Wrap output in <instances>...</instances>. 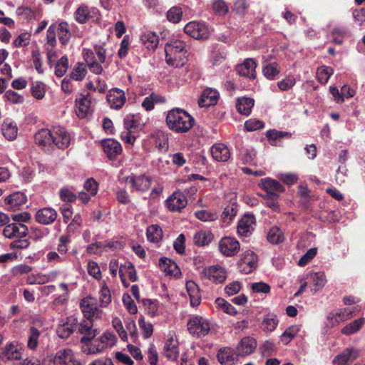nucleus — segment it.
Instances as JSON below:
<instances>
[{"instance_id": "obj_13", "label": "nucleus", "mask_w": 365, "mask_h": 365, "mask_svg": "<svg viewBox=\"0 0 365 365\" xmlns=\"http://www.w3.org/2000/svg\"><path fill=\"white\" fill-rule=\"evenodd\" d=\"M106 99L110 108L119 110L125 103V92L118 88L110 89L106 95Z\"/></svg>"}, {"instance_id": "obj_17", "label": "nucleus", "mask_w": 365, "mask_h": 365, "mask_svg": "<svg viewBox=\"0 0 365 365\" xmlns=\"http://www.w3.org/2000/svg\"><path fill=\"white\" fill-rule=\"evenodd\" d=\"M257 256L254 252L248 250L242 257L239 267L244 273L250 274L257 268Z\"/></svg>"}, {"instance_id": "obj_51", "label": "nucleus", "mask_w": 365, "mask_h": 365, "mask_svg": "<svg viewBox=\"0 0 365 365\" xmlns=\"http://www.w3.org/2000/svg\"><path fill=\"white\" fill-rule=\"evenodd\" d=\"M87 73L86 66L83 63H78L69 74L70 78L75 81H82Z\"/></svg>"}, {"instance_id": "obj_48", "label": "nucleus", "mask_w": 365, "mask_h": 365, "mask_svg": "<svg viewBox=\"0 0 365 365\" xmlns=\"http://www.w3.org/2000/svg\"><path fill=\"white\" fill-rule=\"evenodd\" d=\"M267 240L274 245L283 242L284 235L282 230L276 226L271 227L267 234Z\"/></svg>"}, {"instance_id": "obj_5", "label": "nucleus", "mask_w": 365, "mask_h": 365, "mask_svg": "<svg viewBox=\"0 0 365 365\" xmlns=\"http://www.w3.org/2000/svg\"><path fill=\"white\" fill-rule=\"evenodd\" d=\"M93 324L91 320L84 319L80 322H78L76 330L78 334L83 335L81 339V343L83 344L82 346H88L98 334L97 329H93Z\"/></svg>"}, {"instance_id": "obj_55", "label": "nucleus", "mask_w": 365, "mask_h": 365, "mask_svg": "<svg viewBox=\"0 0 365 365\" xmlns=\"http://www.w3.org/2000/svg\"><path fill=\"white\" fill-rule=\"evenodd\" d=\"M265 200L266 206L271 208L274 211H279V205L278 202V198L279 197V193H269L262 195Z\"/></svg>"}, {"instance_id": "obj_2", "label": "nucleus", "mask_w": 365, "mask_h": 365, "mask_svg": "<svg viewBox=\"0 0 365 365\" xmlns=\"http://www.w3.org/2000/svg\"><path fill=\"white\" fill-rule=\"evenodd\" d=\"M11 218L14 222L8 224L5 227L3 231L4 235L8 238L25 237L28 233V227L24 222L31 219V214L28 212L13 213Z\"/></svg>"}, {"instance_id": "obj_60", "label": "nucleus", "mask_w": 365, "mask_h": 365, "mask_svg": "<svg viewBox=\"0 0 365 365\" xmlns=\"http://www.w3.org/2000/svg\"><path fill=\"white\" fill-rule=\"evenodd\" d=\"M139 327L145 339L150 338L153 332V327L151 323L146 322L143 317L138 319Z\"/></svg>"}, {"instance_id": "obj_57", "label": "nucleus", "mask_w": 365, "mask_h": 365, "mask_svg": "<svg viewBox=\"0 0 365 365\" xmlns=\"http://www.w3.org/2000/svg\"><path fill=\"white\" fill-rule=\"evenodd\" d=\"M68 68V59L66 56H62L56 63L55 75L57 77L63 76Z\"/></svg>"}, {"instance_id": "obj_10", "label": "nucleus", "mask_w": 365, "mask_h": 365, "mask_svg": "<svg viewBox=\"0 0 365 365\" xmlns=\"http://www.w3.org/2000/svg\"><path fill=\"white\" fill-rule=\"evenodd\" d=\"M126 183H130L136 191L144 192L148 190L151 185V178L145 175H130L125 178Z\"/></svg>"}, {"instance_id": "obj_61", "label": "nucleus", "mask_w": 365, "mask_h": 365, "mask_svg": "<svg viewBox=\"0 0 365 365\" xmlns=\"http://www.w3.org/2000/svg\"><path fill=\"white\" fill-rule=\"evenodd\" d=\"M267 138L273 142L277 140L278 139L287 138H289L292 136V134L289 132L277 130L275 129L269 130L266 133Z\"/></svg>"}, {"instance_id": "obj_64", "label": "nucleus", "mask_w": 365, "mask_h": 365, "mask_svg": "<svg viewBox=\"0 0 365 365\" xmlns=\"http://www.w3.org/2000/svg\"><path fill=\"white\" fill-rule=\"evenodd\" d=\"M147 359L150 365H158V353L154 344H150L148 349Z\"/></svg>"}, {"instance_id": "obj_42", "label": "nucleus", "mask_w": 365, "mask_h": 365, "mask_svg": "<svg viewBox=\"0 0 365 365\" xmlns=\"http://www.w3.org/2000/svg\"><path fill=\"white\" fill-rule=\"evenodd\" d=\"M163 230L158 225H151L146 230L147 239L150 242H158L163 238Z\"/></svg>"}, {"instance_id": "obj_6", "label": "nucleus", "mask_w": 365, "mask_h": 365, "mask_svg": "<svg viewBox=\"0 0 365 365\" xmlns=\"http://www.w3.org/2000/svg\"><path fill=\"white\" fill-rule=\"evenodd\" d=\"M52 148L55 145L58 149L64 150L68 147L71 136L68 131L61 126L52 127Z\"/></svg>"}, {"instance_id": "obj_32", "label": "nucleus", "mask_w": 365, "mask_h": 365, "mask_svg": "<svg viewBox=\"0 0 365 365\" xmlns=\"http://www.w3.org/2000/svg\"><path fill=\"white\" fill-rule=\"evenodd\" d=\"M186 289L192 307L198 306L201 302V294L198 285L192 280L186 282Z\"/></svg>"}, {"instance_id": "obj_22", "label": "nucleus", "mask_w": 365, "mask_h": 365, "mask_svg": "<svg viewBox=\"0 0 365 365\" xmlns=\"http://www.w3.org/2000/svg\"><path fill=\"white\" fill-rule=\"evenodd\" d=\"M219 98V93L217 90L207 88L203 91L198 100L200 108H206L217 104Z\"/></svg>"}, {"instance_id": "obj_54", "label": "nucleus", "mask_w": 365, "mask_h": 365, "mask_svg": "<svg viewBox=\"0 0 365 365\" xmlns=\"http://www.w3.org/2000/svg\"><path fill=\"white\" fill-rule=\"evenodd\" d=\"M299 328L297 326L288 327L281 335L280 339L284 345L288 344L297 334Z\"/></svg>"}, {"instance_id": "obj_49", "label": "nucleus", "mask_w": 365, "mask_h": 365, "mask_svg": "<svg viewBox=\"0 0 365 365\" xmlns=\"http://www.w3.org/2000/svg\"><path fill=\"white\" fill-rule=\"evenodd\" d=\"M142 302L145 307L147 313L151 317L158 314L160 302L157 299H143Z\"/></svg>"}, {"instance_id": "obj_53", "label": "nucleus", "mask_w": 365, "mask_h": 365, "mask_svg": "<svg viewBox=\"0 0 365 365\" xmlns=\"http://www.w3.org/2000/svg\"><path fill=\"white\" fill-rule=\"evenodd\" d=\"M314 286V292L321 289L326 284L327 279L324 272H314L309 274Z\"/></svg>"}, {"instance_id": "obj_52", "label": "nucleus", "mask_w": 365, "mask_h": 365, "mask_svg": "<svg viewBox=\"0 0 365 365\" xmlns=\"http://www.w3.org/2000/svg\"><path fill=\"white\" fill-rule=\"evenodd\" d=\"M332 73V68L325 66H321L318 68L317 71V80L320 83L325 84L327 83Z\"/></svg>"}, {"instance_id": "obj_18", "label": "nucleus", "mask_w": 365, "mask_h": 365, "mask_svg": "<svg viewBox=\"0 0 365 365\" xmlns=\"http://www.w3.org/2000/svg\"><path fill=\"white\" fill-rule=\"evenodd\" d=\"M81 309L85 319L93 320L101 317L102 310L94 303H91L88 299H83L81 302Z\"/></svg>"}, {"instance_id": "obj_1", "label": "nucleus", "mask_w": 365, "mask_h": 365, "mask_svg": "<svg viewBox=\"0 0 365 365\" xmlns=\"http://www.w3.org/2000/svg\"><path fill=\"white\" fill-rule=\"evenodd\" d=\"M195 119L185 110L175 108L170 110L166 116L168 128L176 133H186L194 125Z\"/></svg>"}, {"instance_id": "obj_26", "label": "nucleus", "mask_w": 365, "mask_h": 365, "mask_svg": "<svg viewBox=\"0 0 365 365\" xmlns=\"http://www.w3.org/2000/svg\"><path fill=\"white\" fill-rule=\"evenodd\" d=\"M36 143L43 148H47L48 150L51 148L52 140V128H41L38 130L34 135Z\"/></svg>"}, {"instance_id": "obj_9", "label": "nucleus", "mask_w": 365, "mask_h": 365, "mask_svg": "<svg viewBox=\"0 0 365 365\" xmlns=\"http://www.w3.org/2000/svg\"><path fill=\"white\" fill-rule=\"evenodd\" d=\"M75 111L80 119L86 118L91 113V97L90 93L80 95L75 101Z\"/></svg>"}, {"instance_id": "obj_62", "label": "nucleus", "mask_w": 365, "mask_h": 365, "mask_svg": "<svg viewBox=\"0 0 365 365\" xmlns=\"http://www.w3.org/2000/svg\"><path fill=\"white\" fill-rule=\"evenodd\" d=\"M195 217L202 222H211L217 219L216 213L211 212L206 210H201L195 212Z\"/></svg>"}, {"instance_id": "obj_8", "label": "nucleus", "mask_w": 365, "mask_h": 365, "mask_svg": "<svg viewBox=\"0 0 365 365\" xmlns=\"http://www.w3.org/2000/svg\"><path fill=\"white\" fill-rule=\"evenodd\" d=\"M53 365H82L71 349L58 351L51 359Z\"/></svg>"}, {"instance_id": "obj_44", "label": "nucleus", "mask_w": 365, "mask_h": 365, "mask_svg": "<svg viewBox=\"0 0 365 365\" xmlns=\"http://www.w3.org/2000/svg\"><path fill=\"white\" fill-rule=\"evenodd\" d=\"M186 53L185 51L183 52L180 53L179 54H175L170 56H165L166 63L173 67L175 68H180L183 66L186 61Z\"/></svg>"}, {"instance_id": "obj_21", "label": "nucleus", "mask_w": 365, "mask_h": 365, "mask_svg": "<svg viewBox=\"0 0 365 365\" xmlns=\"http://www.w3.org/2000/svg\"><path fill=\"white\" fill-rule=\"evenodd\" d=\"M166 202L168 208L172 212H180L187 203L186 197L180 192H174Z\"/></svg>"}, {"instance_id": "obj_27", "label": "nucleus", "mask_w": 365, "mask_h": 365, "mask_svg": "<svg viewBox=\"0 0 365 365\" xmlns=\"http://www.w3.org/2000/svg\"><path fill=\"white\" fill-rule=\"evenodd\" d=\"M354 314H355V311H351L349 309H339L336 313L330 312L327 316V320L331 327H334L350 319Z\"/></svg>"}, {"instance_id": "obj_25", "label": "nucleus", "mask_w": 365, "mask_h": 365, "mask_svg": "<svg viewBox=\"0 0 365 365\" xmlns=\"http://www.w3.org/2000/svg\"><path fill=\"white\" fill-rule=\"evenodd\" d=\"M257 347V341L251 336L242 338L237 346V353L239 356L251 354Z\"/></svg>"}, {"instance_id": "obj_41", "label": "nucleus", "mask_w": 365, "mask_h": 365, "mask_svg": "<svg viewBox=\"0 0 365 365\" xmlns=\"http://www.w3.org/2000/svg\"><path fill=\"white\" fill-rule=\"evenodd\" d=\"M58 39L62 45H66L71 38V32L67 22L62 21L56 26Z\"/></svg>"}, {"instance_id": "obj_31", "label": "nucleus", "mask_w": 365, "mask_h": 365, "mask_svg": "<svg viewBox=\"0 0 365 365\" xmlns=\"http://www.w3.org/2000/svg\"><path fill=\"white\" fill-rule=\"evenodd\" d=\"M18 344L15 341L7 344L0 351V357L4 360H18L21 359V352L18 349Z\"/></svg>"}, {"instance_id": "obj_4", "label": "nucleus", "mask_w": 365, "mask_h": 365, "mask_svg": "<svg viewBox=\"0 0 365 365\" xmlns=\"http://www.w3.org/2000/svg\"><path fill=\"white\" fill-rule=\"evenodd\" d=\"M187 329L190 334L200 338L209 333L210 325L209 322L203 317L196 316L189 319Z\"/></svg>"}, {"instance_id": "obj_19", "label": "nucleus", "mask_w": 365, "mask_h": 365, "mask_svg": "<svg viewBox=\"0 0 365 365\" xmlns=\"http://www.w3.org/2000/svg\"><path fill=\"white\" fill-rule=\"evenodd\" d=\"M162 355L170 361H176L179 357L178 342L171 336L168 337L164 344Z\"/></svg>"}, {"instance_id": "obj_36", "label": "nucleus", "mask_w": 365, "mask_h": 365, "mask_svg": "<svg viewBox=\"0 0 365 365\" xmlns=\"http://www.w3.org/2000/svg\"><path fill=\"white\" fill-rule=\"evenodd\" d=\"M214 235L209 230H200L195 233L193 242L197 246H205L209 245L213 240Z\"/></svg>"}, {"instance_id": "obj_39", "label": "nucleus", "mask_w": 365, "mask_h": 365, "mask_svg": "<svg viewBox=\"0 0 365 365\" xmlns=\"http://www.w3.org/2000/svg\"><path fill=\"white\" fill-rule=\"evenodd\" d=\"M364 324L365 318L356 319L344 327L341 330V333L346 336H350L359 331Z\"/></svg>"}, {"instance_id": "obj_43", "label": "nucleus", "mask_w": 365, "mask_h": 365, "mask_svg": "<svg viewBox=\"0 0 365 365\" xmlns=\"http://www.w3.org/2000/svg\"><path fill=\"white\" fill-rule=\"evenodd\" d=\"M41 331L34 326L30 327L28 331L27 347L31 350H36L38 345V339Z\"/></svg>"}, {"instance_id": "obj_3", "label": "nucleus", "mask_w": 365, "mask_h": 365, "mask_svg": "<svg viewBox=\"0 0 365 365\" xmlns=\"http://www.w3.org/2000/svg\"><path fill=\"white\" fill-rule=\"evenodd\" d=\"M116 336L110 331H106L98 339H94L87 346H82V351L86 354H94L103 351L116 343Z\"/></svg>"}, {"instance_id": "obj_58", "label": "nucleus", "mask_w": 365, "mask_h": 365, "mask_svg": "<svg viewBox=\"0 0 365 365\" xmlns=\"http://www.w3.org/2000/svg\"><path fill=\"white\" fill-rule=\"evenodd\" d=\"M167 19L170 22L178 23L182 16V11L180 6H173L167 12Z\"/></svg>"}, {"instance_id": "obj_63", "label": "nucleus", "mask_w": 365, "mask_h": 365, "mask_svg": "<svg viewBox=\"0 0 365 365\" xmlns=\"http://www.w3.org/2000/svg\"><path fill=\"white\" fill-rule=\"evenodd\" d=\"M276 350L274 344L270 341H265L260 346L259 351L262 356L268 357L273 354Z\"/></svg>"}, {"instance_id": "obj_34", "label": "nucleus", "mask_w": 365, "mask_h": 365, "mask_svg": "<svg viewBox=\"0 0 365 365\" xmlns=\"http://www.w3.org/2000/svg\"><path fill=\"white\" fill-rule=\"evenodd\" d=\"M160 269L168 274L176 275L180 272V269L177 264L170 259L163 257L159 259Z\"/></svg>"}, {"instance_id": "obj_14", "label": "nucleus", "mask_w": 365, "mask_h": 365, "mask_svg": "<svg viewBox=\"0 0 365 365\" xmlns=\"http://www.w3.org/2000/svg\"><path fill=\"white\" fill-rule=\"evenodd\" d=\"M219 250L225 256H234L240 250V243L233 237H225L220 241Z\"/></svg>"}, {"instance_id": "obj_40", "label": "nucleus", "mask_w": 365, "mask_h": 365, "mask_svg": "<svg viewBox=\"0 0 365 365\" xmlns=\"http://www.w3.org/2000/svg\"><path fill=\"white\" fill-rule=\"evenodd\" d=\"M140 40L146 48L150 50H155L159 43L158 36L152 31L143 33L140 36Z\"/></svg>"}, {"instance_id": "obj_59", "label": "nucleus", "mask_w": 365, "mask_h": 365, "mask_svg": "<svg viewBox=\"0 0 365 365\" xmlns=\"http://www.w3.org/2000/svg\"><path fill=\"white\" fill-rule=\"evenodd\" d=\"M124 127L126 130L135 132L140 128V123L134 115H127L124 118Z\"/></svg>"}, {"instance_id": "obj_35", "label": "nucleus", "mask_w": 365, "mask_h": 365, "mask_svg": "<svg viewBox=\"0 0 365 365\" xmlns=\"http://www.w3.org/2000/svg\"><path fill=\"white\" fill-rule=\"evenodd\" d=\"M217 358L218 361L223 365H234L235 354L232 349L228 347L221 348L217 354Z\"/></svg>"}, {"instance_id": "obj_45", "label": "nucleus", "mask_w": 365, "mask_h": 365, "mask_svg": "<svg viewBox=\"0 0 365 365\" xmlns=\"http://www.w3.org/2000/svg\"><path fill=\"white\" fill-rule=\"evenodd\" d=\"M91 18L90 9L86 5H81L75 11V19L80 24H86Z\"/></svg>"}, {"instance_id": "obj_46", "label": "nucleus", "mask_w": 365, "mask_h": 365, "mask_svg": "<svg viewBox=\"0 0 365 365\" xmlns=\"http://www.w3.org/2000/svg\"><path fill=\"white\" fill-rule=\"evenodd\" d=\"M278 322L276 314H269L263 319L261 323V328L263 331H273L276 329Z\"/></svg>"}, {"instance_id": "obj_12", "label": "nucleus", "mask_w": 365, "mask_h": 365, "mask_svg": "<svg viewBox=\"0 0 365 365\" xmlns=\"http://www.w3.org/2000/svg\"><path fill=\"white\" fill-rule=\"evenodd\" d=\"M226 271L220 266H210L201 272V275L215 283H222L227 277Z\"/></svg>"}, {"instance_id": "obj_28", "label": "nucleus", "mask_w": 365, "mask_h": 365, "mask_svg": "<svg viewBox=\"0 0 365 365\" xmlns=\"http://www.w3.org/2000/svg\"><path fill=\"white\" fill-rule=\"evenodd\" d=\"M210 152L214 160L218 162H226L230 158L228 147L223 143H216L211 147Z\"/></svg>"}, {"instance_id": "obj_37", "label": "nucleus", "mask_w": 365, "mask_h": 365, "mask_svg": "<svg viewBox=\"0 0 365 365\" xmlns=\"http://www.w3.org/2000/svg\"><path fill=\"white\" fill-rule=\"evenodd\" d=\"M255 101L253 98L242 97L239 98L236 103L237 111L242 115H249L252 108L254 106Z\"/></svg>"}, {"instance_id": "obj_33", "label": "nucleus", "mask_w": 365, "mask_h": 365, "mask_svg": "<svg viewBox=\"0 0 365 365\" xmlns=\"http://www.w3.org/2000/svg\"><path fill=\"white\" fill-rule=\"evenodd\" d=\"M27 201L26 195L21 192H16L8 195L5 200V204L11 208H17L19 206L24 205Z\"/></svg>"}, {"instance_id": "obj_24", "label": "nucleus", "mask_w": 365, "mask_h": 365, "mask_svg": "<svg viewBox=\"0 0 365 365\" xmlns=\"http://www.w3.org/2000/svg\"><path fill=\"white\" fill-rule=\"evenodd\" d=\"M57 216V212L54 209L46 207L39 209L35 215V218L37 222L47 225L53 223Z\"/></svg>"}, {"instance_id": "obj_23", "label": "nucleus", "mask_w": 365, "mask_h": 365, "mask_svg": "<svg viewBox=\"0 0 365 365\" xmlns=\"http://www.w3.org/2000/svg\"><path fill=\"white\" fill-rule=\"evenodd\" d=\"M256 67L257 63L253 59L247 58L242 63L236 66V71L241 76L255 79L256 78Z\"/></svg>"}, {"instance_id": "obj_20", "label": "nucleus", "mask_w": 365, "mask_h": 365, "mask_svg": "<svg viewBox=\"0 0 365 365\" xmlns=\"http://www.w3.org/2000/svg\"><path fill=\"white\" fill-rule=\"evenodd\" d=\"M103 151L110 160H115L122 152L120 143L112 138L102 140Z\"/></svg>"}, {"instance_id": "obj_16", "label": "nucleus", "mask_w": 365, "mask_h": 365, "mask_svg": "<svg viewBox=\"0 0 365 365\" xmlns=\"http://www.w3.org/2000/svg\"><path fill=\"white\" fill-rule=\"evenodd\" d=\"M77 319L73 316L68 317L66 322L58 326L56 332L60 338L67 339L77 329Z\"/></svg>"}, {"instance_id": "obj_29", "label": "nucleus", "mask_w": 365, "mask_h": 365, "mask_svg": "<svg viewBox=\"0 0 365 365\" xmlns=\"http://www.w3.org/2000/svg\"><path fill=\"white\" fill-rule=\"evenodd\" d=\"M259 185L262 190L266 191V194L284 192L285 190L283 185L279 181L269 178L262 179Z\"/></svg>"}, {"instance_id": "obj_56", "label": "nucleus", "mask_w": 365, "mask_h": 365, "mask_svg": "<svg viewBox=\"0 0 365 365\" xmlns=\"http://www.w3.org/2000/svg\"><path fill=\"white\" fill-rule=\"evenodd\" d=\"M215 304L217 307L222 309V311L230 315L235 316L237 314V309L225 299L218 297L215 299Z\"/></svg>"}, {"instance_id": "obj_7", "label": "nucleus", "mask_w": 365, "mask_h": 365, "mask_svg": "<svg viewBox=\"0 0 365 365\" xmlns=\"http://www.w3.org/2000/svg\"><path fill=\"white\" fill-rule=\"evenodd\" d=\"M184 31L186 34L198 40L207 39L210 35L207 26L205 24L197 21L187 23L184 27Z\"/></svg>"}, {"instance_id": "obj_30", "label": "nucleus", "mask_w": 365, "mask_h": 365, "mask_svg": "<svg viewBox=\"0 0 365 365\" xmlns=\"http://www.w3.org/2000/svg\"><path fill=\"white\" fill-rule=\"evenodd\" d=\"M18 130L16 123L9 118H6L1 124V133L8 140H15L17 138Z\"/></svg>"}, {"instance_id": "obj_50", "label": "nucleus", "mask_w": 365, "mask_h": 365, "mask_svg": "<svg viewBox=\"0 0 365 365\" xmlns=\"http://www.w3.org/2000/svg\"><path fill=\"white\" fill-rule=\"evenodd\" d=\"M31 92L35 98L41 100L44 98L46 94V85L41 81L32 82Z\"/></svg>"}, {"instance_id": "obj_47", "label": "nucleus", "mask_w": 365, "mask_h": 365, "mask_svg": "<svg viewBox=\"0 0 365 365\" xmlns=\"http://www.w3.org/2000/svg\"><path fill=\"white\" fill-rule=\"evenodd\" d=\"M279 72L280 67L279 64L275 62L266 64L262 68L263 75L269 80H274Z\"/></svg>"}, {"instance_id": "obj_38", "label": "nucleus", "mask_w": 365, "mask_h": 365, "mask_svg": "<svg viewBox=\"0 0 365 365\" xmlns=\"http://www.w3.org/2000/svg\"><path fill=\"white\" fill-rule=\"evenodd\" d=\"M185 43L181 40H175L168 42L165 46V56L179 54L185 51Z\"/></svg>"}, {"instance_id": "obj_11", "label": "nucleus", "mask_w": 365, "mask_h": 365, "mask_svg": "<svg viewBox=\"0 0 365 365\" xmlns=\"http://www.w3.org/2000/svg\"><path fill=\"white\" fill-rule=\"evenodd\" d=\"M256 220L252 214H245L238 222L237 232L239 235L247 237H250L255 225Z\"/></svg>"}, {"instance_id": "obj_15", "label": "nucleus", "mask_w": 365, "mask_h": 365, "mask_svg": "<svg viewBox=\"0 0 365 365\" xmlns=\"http://www.w3.org/2000/svg\"><path fill=\"white\" fill-rule=\"evenodd\" d=\"M359 356V353L354 348H346L340 354L336 355L333 360V365H349V364L356 360ZM354 365H359L355 364Z\"/></svg>"}]
</instances>
